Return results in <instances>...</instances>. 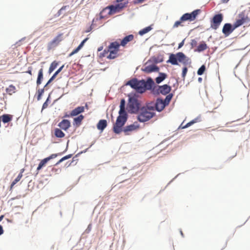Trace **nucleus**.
I'll return each mask as SVG.
<instances>
[{"label": "nucleus", "mask_w": 250, "mask_h": 250, "mask_svg": "<svg viewBox=\"0 0 250 250\" xmlns=\"http://www.w3.org/2000/svg\"><path fill=\"white\" fill-rule=\"evenodd\" d=\"M43 79V69L42 68L40 69L38 73V78L37 80V84L39 85L41 84L42 81Z\"/></svg>", "instance_id": "bb28decb"}, {"label": "nucleus", "mask_w": 250, "mask_h": 250, "mask_svg": "<svg viewBox=\"0 0 250 250\" xmlns=\"http://www.w3.org/2000/svg\"><path fill=\"white\" fill-rule=\"evenodd\" d=\"M48 101V98L46 100V101L43 104L42 109L47 108V107L48 106V103H47Z\"/></svg>", "instance_id": "a18cd8bd"}, {"label": "nucleus", "mask_w": 250, "mask_h": 250, "mask_svg": "<svg viewBox=\"0 0 250 250\" xmlns=\"http://www.w3.org/2000/svg\"><path fill=\"white\" fill-rule=\"evenodd\" d=\"M138 1L139 2H142L143 1H144V0H138Z\"/></svg>", "instance_id": "6e6d98bb"}, {"label": "nucleus", "mask_w": 250, "mask_h": 250, "mask_svg": "<svg viewBox=\"0 0 250 250\" xmlns=\"http://www.w3.org/2000/svg\"><path fill=\"white\" fill-rule=\"evenodd\" d=\"M184 41H185V40H183L179 44V46H178V48H180L181 47H182L184 44Z\"/></svg>", "instance_id": "de8ad7c7"}, {"label": "nucleus", "mask_w": 250, "mask_h": 250, "mask_svg": "<svg viewBox=\"0 0 250 250\" xmlns=\"http://www.w3.org/2000/svg\"><path fill=\"white\" fill-rule=\"evenodd\" d=\"M44 93V89H40L38 91V96H37V100H40L41 99V97L43 93Z\"/></svg>", "instance_id": "4c0bfd02"}, {"label": "nucleus", "mask_w": 250, "mask_h": 250, "mask_svg": "<svg viewBox=\"0 0 250 250\" xmlns=\"http://www.w3.org/2000/svg\"><path fill=\"white\" fill-rule=\"evenodd\" d=\"M167 77V74L164 73H160L159 76L155 79L156 82L157 83H160Z\"/></svg>", "instance_id": "c756f323"}, {"label": "nucleus", "mask_w": 250, "mask_h": 250, "mask_svg": "<svg viewBox=\"0 0 250 250\" xmlns=\"http://www.w3.org/2000/svg\"><path fill=\"white\" fill-rule=\"evenodd\" d=\"M121 43L117 41L112 42L108 45L109 54L107 56V58L109 59H114L118 56V53L119 51V48Z\"/></svg>", "instance_id": "39448f33"}, {"label": "nucleus", "mask_w": 250, "mask_h": 250, "mask_svg": "<svg viewBox=\"0 0 250 250\" xmlns=\"http://www.w3.org/2000/svg\"><path fill=\"white\" fill-rule=\"evenodd\" d=\"M109 54V48H108L107 50H104L103 52V53L102 54V56L103 57H106L107 58V56Z\"/></svg>", "instance_id": "37998d69"}, {"label": "nucleus", "mask_w": 250, "mask_h": 250, "mask_svg": "<svg viewBox=\"0 0 250 250\" xmlns=\"http://www.w3.org/2000/svg\"><path fill=\"white\" fill-rule=\"evenodd\" d=\"M207 48L208 46L207 44L205 42H202L198 45L197 49L196 50V51L200 52L204 50H205L206 49H207Z\"/></svg>", "instance_id": "7c9ffc66"}, {"label": "nucleus", "mask_w": 250, "mask_h": 250, "mask_svg": "<svg viewBox=\"0 0 250 250\" xmlns=\"http://www.w3.org/2000/svg\"><path fill=\"white\" fill-rule=\"evenodd\" d=\"M91 228V225H89L88 227V229L90 230Z\"/></svg>", "instance_id": "4d7b16f0"}, {"label": "nucleus", "mask_w": 250, "mask_h": 250, "mask_svg": "<svg viewBox=\"0 0 250 250\" xmlns=\"http://www.w3.org/2000/svg\"><path fill=\"white\" fill-rule=\"evenodd\" d=\"M189 59L183 52H178L176 54H170L167 62H169L173 65H177L178 61L184 64H187L189 62Z\"/></svg>", "instance_id": "20e7f679"}, {"label": "nucleus", "mask_w": 250, "mask_h": 250, "mask_svg": "<svg viewBox=\"0 0 250 250\" xmlns=\"http://www.w3.org/2000/svg\"><path fill=\"white\" fill-rule=\"evenodd\" d=\"M151 105L147 103L140 108L137 116L138 121L141 123L146 122L156 116V113Z\"/></svg>", "instance_id": "7ed1b4c3"}, {"label": "nucleus", "mask_w": 250, "mask_h": 250, "mask_svg": "<svg viewBox=\"0 0 250 250\" xmlns=\"http://www.w3.org/2000/svg\"><path fill=\"white\" fill-rule=\"evenodd\" d=\"M159 67L155 65H150L146 66L143 71L146 73H149L152 72H156L159 71Z\"/></svg>", "instance_id": "412c9836"}, {"label": "nucleus", "mask_w": 250, "mask_h": 250, "mask_svg": "<svg viewBox=\"0 0 250 250\" xmlns=\"http://www.w3.org/2000/svg\"><path fill=\"white\" fill-rule=\"evenodd\" d=\"M184 21H181V19H180L179 21H176L173 26V28H177L178 27H179V26H183L182 24V22H183Z\"/></svg>", "instance_id": "ea45409f"}, {"label": "nucleus", "mask_w": 250, "mask_h": 250, "mask_svg": "<svg viewBox=\"0 0 250 250\" xmlns=\"http://www.w3.org/2000/svg\"><path fill=\"white\" fill-rule=\"evenodd\" d=\"M140 104L136 98L134 97L129 98L128 108L130 112L132 113H138L140 108Z\"/></svg>", "instance_id": "423d86ee"}, {"label": "nucleus", "mask_w": 250, "mask_h": 250, "mask_svg": "<svg viewBox=\"0 0 250 250\" xmlns=\"http://www.w3.org/2000/svg\"><path fill=\"white\" fill-rule=\"evenodd\" d=\"M3 228H2V227L0 225V235H1L2 234H3Z\"/></svg>", "instance_id": "09e8293b"}, {"label": "nucleus", "mask_w": 250, "mask_h": 250, "mask_svg": "<svg viewBox=\"0 0 250 250\" xmlns=\"http://www.w3.org/2000/svg\"><path fill=\"white\" fill-rule=\"evenodd\" d=\"M85 107L87 109H88V106L87 104H85L84 106H78L74 109L73 110H72L70 112V116L71 117L76 116L79 115V114L83 112L84 111Z\"/></svg>", "instance_id": "2eb2a0df"}, {"label": "nucleus", "mask_w": 250, "mask_h": 250, "mask_svg": "<svg viewBox=\"0 0 250 250\" xmlns=\"http://www.w3.org/2000/svg\"><path fill=\"white\" fill-rule=\"evenodd\" d=\"M128 1L118 2L115 5H111L109 7L110 9V14H114L120 12L124 8L126 7L127 5Z\"/></svg>", "instance_id": "6e6552de"}, {"label": "nucleus", "mask_w": 250, "mask_h": 250, "mask_svg": "<svg viewBox=\"0 0 250 250\" xmlns=\"http://www.w3.org/2000/svg\"><path fill=\"white\" fill-rule=\"evenodd\" d=\"M24 171V168H22L21 169L20 173L19 174L17 177L12 182L10 186V189H11L13 188V187L15 184H16L18 182H19L21 180V178L23 176L22 173H23Z\"/></svg>", "instance_id": "4be33fe9"}, {"label": "nucleus", "mask_w": 250, "mask_h": 250, "mask_svg": "<svg viewBox=\"0 0 250 250\" xmlns=\"http://www.w3.org/2000/svg\"><path fill=\"white\" fill-rule=\"evenodd\" d=\"M125 100L123 99L120 102L119 115L117 117L116 123L113 125V131L116 134H119L122 132V127L127 120V114L125 110Z\"/></svg>", "instance_id": "f257e3e1"}, {"label": "nucleus", "mask_w": 250, "mask_h": 250, "mask_svg": "<svg viewBox=\"0 0 250 250\" xmlns=\"http://www.w3.org/2000/svg\"><path fill=\"white\" fill-rule=\"evenodd\" d=\"M139 127L138 124L135 122L133 124L125 126L124 128H122V132L123 131L125 135H129L131 132L137 130Z\"/></svg>", "instance_id": "ddd939ff"}, {"label": "nucleus", "mask_w": 250, "mask_h": 250, "mask_svg": "<svg viewBox=\"0 0 250 250\" xmlns=\"http://www.w3.org/2000/svg\"><path fill=\"white\" fill-rule=\"evenodd\" d=\"M196 122H197L196 119L193 120L187 123L185 125L182 126V124H181L179 127H180L182 129L186 128L190 126V125H192L193 124L196 123Z\"/></svg>", "instance_id": "72a5a7b5"}, {"label": "nucleus", "mask_w": 250, "mask_h": 250, "mask_svg": "<svg viewBox=\"0 0 250 250\" xmlns=\"http://www.w3.org/2000/svg\"><path fill=\"white\" fill-rule=\"evenodd\" d=\"M200 13V9H196L192 12L191 13H186L184 14L181 17V20L184 21H193L196 19L197 16Z\"/></svg>", "instance_id": "9b49d317"}, {"label": "nucleus", "mask_w": 250, "mask_h": 250, "mask_svg": "<svg viewBox=\"0 0 250 250\" xmlns=\"http://www.w3.org/2000/svg\"><path fill=\"white\" fill-rule=\"evenodd\" d=\"M32 67H29L28 68V70L26 72L29 74L30 75H32Z\"/></svg>", "instance_id": "49530a36"}, {"label": "nucleus", "mask_w": 250, "mask_h": 250, "mask_svg": "<svg viewBox=\"0 0 250 250\" xmlns=\"http://www.w3.org/2000/svg\"><path fill=\"white\" fill-rule=\"evenodd\" d=\"M235 28H234V25L232 26L230 23H225L223 26L222 32L226 37H228L233 31Z\"/></svg>", "instance_id": "4468645a"}, {"label": "nucleus", "mask_w": 250, "mask_h": 250, "mask_svg": "<svg viewBox=\"0 0 250 250\" xmlns=\"http://www.w3.org/2000/svg\"><path fill=\"white\" fill-rule=\"evenodd\" d=\"M107 126V122L105 120H101L97 125V127L99 130L103 131Z\"/></svg>", "instance_id": "b1692460"}, {"label": "nucleus", "mask_w": 250, "mask_h": 250, "mask_svg": "<svg viewBox=\"0 0 250 250\" xmlns=\"http://www.w3.org/2000/svg\"><path fill=\"white\" fill-rule=\"evenodd\" d=\"M58 156L57 154H52L49 157L45 158L42 160L40 163L37 168V170L39 171L42 167H44L46 164L51 159H54L56 158Z\"/></svg>", "instance_id": "f3484780"}, {"label": "nucleus", "mask_w": 250, "mask_h": 250, "mask_svg": "<svg viewBox=\"0 0 250 250\" xmlns=\"http://www.w3.org/2000/svg\"><path fill=\"white\" fill-rule=\"evenodd\" d=\"M3 217H4V215H1L0 216V222L3 219Z\"/></svg>", "instance_id": "3c124183"}, {"label": "nucleus", "mask_w": 250, "mask_h": 250, "mask_svg": "<svg viewBox=\"0 0 250 250\" xmlns=\"http://www.w3.org/2000/svg\"><path fill=\"white\" fill-rule=\"evenodd\" d=\"M125 0H117V2H120L124 1Z\"/></svg>", "instance_id": "864d4df0"}, {"label": "nucleus", "mask_w": 250, "mask_h": 250, "mask_svg": "<svg viewBox=\"0 0 250 250\" xmlns=\"http://www.w3.org/2000/svg\"><path fill=\"white\" fill-rule=\"evenodd\" d=\"M0 117L2 122L4 124L10 122L13 119V116L10 114H3L0 116Z\"/></svg>", "instance_id": "5701e85b"}, {"label": "nucleus", "mask_w": 250, "mask_h": 250, "mask_svg": "<svg viewBox=\"0 0 250 250\" xmlns=\"http://www.w3.org/2000/svg\"><path fill=\"white\" fill-rule=\"evenodd\" d=\"M197 44V42L195 40L193 39L191 41L190 44H191L192 47H194L196 46Z\"/></svg>", "instance_id": "c03bdc74"}, {"label": "nucleus", "mask_w": 250, "mask_h": 250, "mask_svg": "<svg viewBox=\"0 0 250 250\" xmlns=\"http://www.w3.org/2000/svg\"><path fill=\"white\" fill-rule=\"evenodd\" d=\"M172 97V94H169L168 95H167L165 98V99L164 100H163V102L165 103V104L167 105L170 100H171V98Z\"/></svg>", "instance_id": "e433bc0d"}, {"label": "nucleus", "mask_w": 250, "mask_h": 250, "mask_svg": "<svg viewBox=\"0 0 250 250\" xmlns=\"http://www.w3.org/2000/svg\"><path fill=\"white\" fill-rule=\"evenodd\" d=\"M63 40V33L59 34L47 44V49L50 50L58 46Z\"/></svg>", "instance_id": "9d476101"}, {"label": "nucleus", "mask_w": 250, "mask_h": 250, "mask_svg": "<svg viewBox=\"0 0 250 250\" xmlns=\"http://www.w3.org/2000/svg\"><path fill=\"white\" fill-rule=\"evenodd\" d=\"M102 48H99L98 50L99 51H100L102 50Z\"/></svg>", "instance_id": "13d9d810"}, {"label": "nucleus", "mask_w": 250, "mask_h": 250, "mask_svg": "<svg viewBox=\"0 0 250 250\" xmlns=\"http://www.w3.org/2000/svg\"><path fill=\"white\" fill-rule=\"evenodd\" d=\"M152 29V28L150 26H147L142 30H140L139 32V35L142 36L147 33H148L149 31H150Z\"/></svg>", "instance_id": "473e14b6"}, {"label": "nucleus", "mask_w": 250, "mask_h": 250, "mask_svg": "<svg viewBox=\"0 0 250 250\" xmlns=\"http://www.w3.org/2000/svg\"><path fill=\"white\" fill-rule=\"evenodd\" d=\"M12 56V55L8 52L1 53L0 55V64L1 65L5 64Z\"/></svg>", "instance_id": "6ab92c4d"}, {"label": "nucleus", "mask_w": 250, "mask_h": 250, "mask_svg": "<svg viewBox=\"0 0 250 250\" xmlns=\"http://www.w3.org/2000/svg\"><path fill=\"white\" fill-rule=\"evenodd\" d=\"M54 134L58 138H63L65 136V134L60 129L58 128L55 129Z\"/></svg>", "instance_id": "c85d7f7f"}, {"label": "nucleus", "mask_w": 250, "mask_h": 250, "mask_svg": "<svg viewBox=\"0 0 250 250\" xmlns=\"http://www.w3.org/2000/svg\"><path fill=\"white\" fill-rule=\"evenodd\" d=\"M250 22V19L248 16L245 15L243 13L239 15L238 19L236 20L234 23V28H237L239 26L245 23H248Z\"/></svg>", "instance_id": "f8f14e48"}, {"label": "nucleus", "mask_w": 250, "mask_h": 250, "mask_svg": "<svg viewBox=\"0 0 250 250\" xmlns=\"http://www.w3.org/2000/svg\"><path fill=\"white\" fill-rule=\"evenodd\" d=\"M58 65V62L56 61H53L50 65L49 68V73H51L53 72L55 69L57 67Z\"/></svg>", "instance_id": "2f4dec72"}, {"label": "nucleus", "mask_w": 250, "mask_h": 250, "mask_svg": "<svg viewBox=\"0 0 250 250\" xmlns=\"http://www.w3.org/2000/svg\"><path fill=\"white\" fill-rule=\"evenodd\" d=\"M126 84L130 85L137 92L143 93L146 89H151L154 84V82L151 78L148 79L146 81L144 80L138 81L137 79H133L129 81Z\"/></svg>", "instance_id": "f03ea898"}, {"label": "nucleus", "mask_w": 250, "mask_h": 250, "mask_svg": "<svg viewBox=\"0 0 250 250\" xmlns=\"http://www.w3.org/2000/svg\"><path fill=\"white\" fill-rule=\"evenodd\" d=\"M229 0H222L223 2H227Z\"/></svg>", "instance_id": "5fc2aeb1"}, {"label": "nucleus", "mask_w": 250, "mask_h": 250, "mask_svg": "<svg viewBox=\"0 0 250 250\" xmlns=\"http://www.w3.org/2000/svg\"><path fill=\"white\" fill-rule=\"evenodd\" d=\"M70 125L71 124L70 121L66 119L62 120L58 124V126L60 127V128L65 131L67 130L70 127Z\"/></svg>", "instance_id": "aec40b11"}, {"label": "nucleus", "mask_w": 250, "mask_h": 250, "mask_svg": "<svg viewBox=\"0 0 250 250\" xmlns=\"http://www.w3.org/2000/svg\"><path fill=\"white\" fill-rule=\"evenodd\" d=\"M16 87L11 84L6 89V92L9 95H12L13 93L16 92Z\"/></svg>", "instance_id": "cd10ccee"}, {"label": "nucleus", "mask_w": 250, "mask_h": 250, "mask_svg": "<svg viewBox=\"0 0 250 250\" xmlns=\"http://www.w3.org/2000/svg\"><path fill=\"white\" fill-rule=\"evenodd\" d=\"M67 8H69V6L68 5H65V6H62L58 12L57 15V16H60L62 14V12L63 10H65Z\"/></svg>", "instance_id": "a19ab883"}, {"label": "nucleus", "mask_w": 250, "mask_h": 250, "mask_svg": "<svg viewBox=\"0 0 250 250\" xmlns=\"http://www.w3.org/2000/svg\"><path fill=\"white\" fill-rule=\"evenodd\" d=\"M84 116L82 115H79L78 117L74 118V121L76 124H81L82 120L83 119Z\"/></svg>", "instance_id": "f704fd0d"}, {"label": "nucleus", "mask_w": 250, "mask_h": 250, "mask_svg": "<svg viewBox=\"0 0 250 250\" xmlns=\"http://www.w3.org/2000/svg\"><path fill=\"white\" fill-rule=\"evenodd\" d=\"M72 154H69V155L65 156L64 157H63L62 159H61L59 161V162L57 163V164H59L61 163V162H62V161L70 158L72 157Z\"/></svg>", "instance_id": "58836bf2"}, {"label": "nucleus", "mask_w": 250, "mask_h": 250, "mask_svg": "<svg viewBox=\"0 0 250 250\" xmlns=\"http://www.w3.org/2000/svg\"><path fill=\"white\" fill-rule=\"evenodd\" d=\"M171 90V87L167 84H164L162 86H158L157 92V93H161L163 95H167L169 93Z\"/></svg>", "instance_id": "dca6fc26"}, {"label": "nucleus", "mask_w": 250, "mask_h": 250, "mask_svg": "<svg viewBox=\"0 0 250 250\" xmlns=\"http://www.w3.org/2000/svg\"><path fill=\"white\" fill-rule=\"evenodd\" d=\"M63 67L64 65H62L56 71V72L53 74L51 78L49 80V81H48V82L47 83L44 87H46L47 85L50 83L56 78L57 75L62 71Z\"/></svg>", "instance_id": "a878e982"}, {"label": "nucleus", "mask_w": 250, "mask_h": 250, "mask_svg": "<svg viewBox=\"0 0 250 250\" xmlns=\"http://www.w3.org/2000/svg\"><path fill=\"white\" fill-rule=\"evenodd\" d=\"M87 38H86L84 40H83L79 44V45L75 49H74L71 53L69 54V57H71L74 54L77 53L82 48V47L84 45V43L87 41Z\"/></svg>", "instance_id": "393cba45"}, {"label": "nucleus", "mask_w": 250, "mask_h": 250, "mask_svg": "<svg viewBox=\"0 0 250 250\" xmlns=\"http://www.w3.org/2000/svg\"><path fill=\"white\" fill-rule=\"evenodd\" d=\"M181 234L183 235V234L182 231H181Z\"/></svg>", "instance_id": "bf43d9fd"}, {"label": "nucleus", "mask_w": 250, "mask_h": 250, "mask_svg": "<svg viewBox=\"0 0 250 250\" xmlns=\"http://www.w3.org/2000/svg\"><path fill=\"white\" fill-rule=\"evenodd\" d=\"M149 104H152V106L153 107V110H156L158 112H161L164 110L167 105L163 102V100L160 98H157L155 102H150Z\"/></svg>", "instance_id": "1a4fd4ad"}, {"label": "nucleus", "mask_w": 250, "mask_h": 250, "mask_svg": "<svg viewBox=\"0 0 250 250\" xmlns=\"http://www.w3.org/2000/svg\"><path fill=\"white\" fill-rule=\"evenodd\" d=\"M206 70V66L205 65H202L198 70L197 74L198 75H202Z\"/></svg>", "instance_id": "c9c22d12"}, {"label": "nucleus", "mask_w": 250, "mask_h": 250, "mask_svg": "<svg viewBox=\"0 0 250 250\" xmlns=\"http://www.w3.org/2000/svg\"><path fill=\"white\" fill-rule=\"evenodd\" d=\"M223 20L222 14H218L214 15L210 21V27L212 29L216 30L220 26Z\"/></svg>", "instance_id": "0eeeda50"}, {"label": "nucleus", "mask_w": 250, "mask_h": 250, "mask_svg": "<svg viewBox=\"0 0 250 250\" xmlns=\"http://www.w3.org/2000/svg\"><path fill=\"white\" fill-rule=\"evenodd\" d=\"M134 39V36L132 34H130L125 37L122 40H121L120 43L121 46L125 47L127 44L130 42L133 41Z\"/></svg>", "instance_id": "a211bd4d"}, {"label": "nucleus", "mask_w": 250, "mask_h": 250, "mask_svg": "<svg viewBox=\"0 0 250 250\" xmlns=\"http://www.w3.org/2000/svg\"><path fill=\"white\" fill-rule=\"evenodd\" d=\"M198 82H200V83H201V82L202 81V78L199 77V78H198Z\"/></svg>", "instance_id": "603ef678"}, {"label": "nucleus", "mask_w": 250, "mask_h": 250, "mask_svg": "<svg viewBox=\"0 0 250 250\" xmlns=\"http://www.w3.org/2000/svg\"><path fill=\"white\" fill-rule=\"evenodd\" d=\"M187 72H188V68L186 67H184L183 68V71H182V78H183L184 80L185 79Z\"/></svg>", "instance_id": "79ce46f5"}, {"label": "nucleus", "mask_w": 250, "mask_h": 250, "mask_svg": "<svg viewBox=\"0 0 250 250\" xmlns=\"http://www.w3.org/2000/svg\"><path fill=\"white\" fill-rule=\"evenodd\" d=\"M52 171H55V172H57L58 171H60L61 170L60 169H56V168H53L52 169Z\"/></svg>", "instance_id": "8fccbe9b"}]
</instances>
